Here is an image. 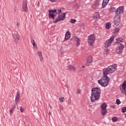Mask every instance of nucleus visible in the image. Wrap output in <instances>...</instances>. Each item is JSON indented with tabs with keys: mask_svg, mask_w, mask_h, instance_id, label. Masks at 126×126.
Here are the masks:
<instances>
[{
	"mask_svg": "<svg viewBox=\"0 0 126 126\" xmlns=\"http://www.w3.org/2000/svg\"><path fill=\"white\" fill-rule=\"evenodd\" d=\"M117 69V64H114V65H110L108 67V68H104L103 71V76L102 78L98 81V83L102 87H106L109 85V81H110V78L108 77V74L109 73H113L115 72Z\"/></svg>",
	"mask_w": 126,
	"mask_h": 126,
	"instance_id": "obj_1",
	"label": "nucleus"
},
{
	"mask_svg": "<svg viewBox=\"0 0 126 126\" xmlns=\"http://www.w3.org/2000/svg\"><path fill=\"white\" fill-rule=\"evenodd\" d=\"M101 89L98 88H94L92 89L91 101L92 103H95L100 99Z\"/></svg>",
	"mask_w": 126,
	"mask_h": 126,
	"instance_id": "obj_2",
	"label": "nucleus"
},
{
	"mask_svg": "<svg viewBox=\"0 0 126 126\" xmlns=\"http://www.w3.org/2000/svg\"><path fill=\"white\" fill-rule=\"evenodd\" d=\"M95 35L94 34H91L88 36V43L91 47H93V45L95 43Z\"/></svg>",
	"mask_w": 126,
	"mask_h": 126,
	"instance_id": "obj_3",
	"label": "nucleus"
},
{
	"mask_svg": "<svg viewBox=\"0 0 126 126\" xmlns=\"http://www.w3.org/2000/svg\"><path fill=\"white\" fill-rule=\"evenodd\" d=\"M101 113L102 116H106L107 114V104L103 103L101 105Z\"/></svg>",
	"mask_w": 126,
	"mask_h": 126,
	"instance_id": "obj_4",
	"label": "nucleus"
},
{
	"mask_svg": "<svg viewBox=\"0 0 126 126\" xmlns=\"http://www.w3.org/2000/svg\"><path fill=\"white\" fill-rule=\"evenodd\" d=\"M58 13L59 14L58 18H57L53 23L56 24L58 23L59 21H61V20H63V14L62 13V9L58 10Z\"/></svg>",
	"mask_w": 126,
	"mask_h": 126,
	"instance_id": "obj_5",
	"label": "nucleus"
},
{
	"mask_svg": "<svg viewBox=\"0 0 126 126\" xmlns=\"http://www.w3.org/2000/svg\"><path fill=\"white\" fill-rule=\"evenodd\" d=\"M12 36L13 37V40L15 43H18L19 41V38H20V36L19 35V33L18 32H16L12 34Z\"/></svg>",
	"mask_w": 126,
	"mask_h": 126,
	"instance_id": "obj_6",
	"label": "nucleus"
},
{
	"mask_svg": "<svg viewBox=\"0 0 126 126\" xmlns=\"http://www.w3.org/2000/svg\"><path fill=\"white\" fill-rule=\"evenodd\" d=\"M115 39V36L113 35L109 39L106 41L105 44H104V48H109V46H111V44H112V42L114 41V39Z\"/></svg>",
	"mask_w": 126,
	"mask_h": 126,
	"instance_id": "obj_7",
	"label": "nucleus"
},
{
	"mask_svg": "<svg viewBox=\"0 0 126 126\" xmlns=\"http://www.w3.org/2000/svg\"><path fill=\"white\" fill-rule=\"evenodd\" d=\"M124 48H125V45L122 43H120V46L116 48V53L120 55L122 54V53H123V51L124 50Z\"/></svg>",
	"mask_w": 126,
	"mask_h": 126,
	"instance_id": "obj_8",
	"label": "nucleus"
},
{
	"mask_svg": "<svg viewBox=\"0 0 126 126\" xmlns=\"http://www.w3.org/2000/svg\"><path fill=\"white\" fill-rule=\"evenodd\" d=\"M20 98V93L19 92H17V94L15 97V104L13 105V106L11 108L13 110H14L15 108H16V105L18 104V102L19 101V98Z\"/></svg>",
	"mask_w": 126,
	"mask_h": 126,
	"instance_id": "obj_9",
	"label": "nucleus"
},
{
	"mask_svg": "<svg viewBox=\"0 0 126 126\" xmlns=\"http://www.w3.org/2000/svg\"><path fill=\"white\" fill-rule=\"evenodd\" d=\"M49 18H52V19H55V16H56L55 13H56L57 14H58V13L57 12L56 9L54 10H49Z\"/></svg>",
	"mask_w": 126,
	"mask_h": 126,
	"instance_id": "obj_10",
	"label": "nucleus"
},
{
	"mask_svg": "<svg viewBox=\"0 0 126 126\" xmlns=\"http://www.w3.org/2000/svg\"><path fill=\"white\" fill-rule=\"evenodd\" d=\"M121 22V16L120 15H116L114 18V23L115 25L118 26L120 23Z\"/></svg>",
	"mask_w": 126,
	"mask_h": 126,
	"instance_id": "obj_11",
	"label": "nucleus"
},
{
	"mask_svg": "<svg viewBox=\"0 0 126 126\" xmlns=\"http://www.w3.org/2000/svg\"><path fill=\"white\" fill-rule=\"evenodd\" d=\"M22 11H24L25 12H27V11H28V8H27V1L26 0H24L23 2Z\"/></svg>",
	"mask_w": 126,
	"mask_h": 126,
	"instance_id": "obj_12",
	"label": "nucleus"
},
{
	"mask_svg": "<svg viewBox=\"0 0 126 126\" xmlns=\"http://www.w3.org/2000/svg\"><path fill=\"white\" fill-rule=\"evenodd\" d=\"M124 12V7L120 6L117 10L115 11V15H120V14H122Z\"/></svg>",
	"mask_w": 126,
	"mask_h": 126,
	"instance_id": "obj_13",
	"label": "nucleus"
},
{
	"mask_svg": "<svg viewBox=\"0 0 126 126\" xmlns=\"http://www.w3.org/2000/svg\"><path fill=\"white\" fill-rule=\"evenodd\" d=\"M99 5H100V3L98 1H96L93 5L92 8H94V9H97V8H99Z\"/></svg>",
	"mask_w": 126,
	"mask_h": 126,
	"instance_id": "obj_14",
	"label": "nucleus"
},
{
	"mask_svg": "<svg viewBox=\"0 0 126 126\" xmlns=\"http://www.w3.org/2000/svg\"><path fill=\"white\" fill-rule=\"evenodd\" d=\"M92 61H93V58H92V56L88 57V58L87 59L86 65H89V64H90V63H92Z\"/></svg>",
	"mask_w": 126,
	"mask_h": 126,
	"instance_id": "obj_15",
	"label": "nucleus"
},
{
	"mask_svg": "<svg viewBox=\"0 0 126 126\" xmlns=\"http://www.w3.org/2000/svg\"><path fill=\"white\" fill-rule=\"evenodd\" d=\"M37 55H38L40 61L42 63V62L44 61V58H43V56H42V52L40 51H38L37 52Z\"/></svg>",
	"mask_w": 126,
	"mask_h": 126,
	"instance_id": "obj_16",
	"label": "nucleus"
},
{
	"mask_svg": "<svg viewBox=\"0 0 126 126\" xmlns=\"http://www.w3.org/2000/svg\"><path fill=\"white\" fill-rule=\"evenodd\" d=\"M69 38H70V32L67 31L65 34L64 40H68Z\"/></svg>",
	"mask_w": 126,
	"mask_h": 126,
	"instance_id": "obj_17",
	"label": "nucleus"
},
{
	"mask_svg": "<svg viewBox=\"0 0 126 126\" xmlns=\"http://www.w3.org/2000/svg\"><path fill=\"white\" fill-rule=\"evenodd\" d=\"M94 18L96 20L100 18V14L99 13V12H96L94 14Z\"/></svg>",
	"mask_w": 126,
	"mask_h": 126,
	"instance_id": "obj_18",
	"label": "nucleus"
},
{
	"mask_svg": "<svg viewBox=\"0 0 126 126\" xmlns=\"http://www.w3.org/2000/svg\"><path fill=\"white\" fill-rule=\"evenodd\" d=\"M68 67L70 70H72V71H76V68H75V67L72 65H69Z\"/></svg>",
	"mask_w": 126,
	"mask_h": 126,
	"instance_id": "obj_19",
	"label": "nucleus"
},
{
	"mask_svg": "<svg viewBox=\"0 0 126 126\" xmlns=\"http://www.w3.org/2000/svg\"><path fill=\"white\" fill-rule=\"evenodd\" d=\"M75 41L77 42L76 46L78 47L80 45V39L77 37H75Z\"/></svg>",
	"mask_w": 126,
	"mask_h": 126,
	"instance_id": "obj_20",
	"label": "nucleus"
},
{
	"mask_svg": "<svg viewBox=\"0 0 126 126\" xmlns=\"http://www.w3.org/2000/svg\"><path fill=\"white\" fill-rule=\"evenodd\" d=\"M31 42V43L32 44V45L33 46V49H37V44L35 42V40H34V39H32Z\"/></svg>",
	"mask_w": 126,
	"mask_h": 126,
	"instance_id": "obj_21",
	"label": "nucleus"
},
{
	"mask_svg": "<svg viewBox=\"0 0 126 126\" xmlns=\"http://www.w3.org/2000/svg\"><path fill=\"white\" fill-rule=\"evenodd\" d=\"M111 28V23H107L106 24V29H110Z\"/></svg>",
	"mask_w": 126,
	"mask_h": 126,
	"instance_id": "obj_22",
	"label": "nucleus"
},
{
	"mask_svg": "<svg viewBox=\"0 0 126 126\" xmlns=\"http://www.w3.org/2000/svg\"><path fill=\"white\" fill-rule=\"evenodd\" d=\"M107 4H108L107 2H106L105 1H103L102 4L103 8H104V7H105L106 5H107Z\"/></svg>",
	"mask_w": 126,
	"mask_h": 126,
	"instance_id": "obj_23",
	"label": "nucleus"
},
{
	"mask_svg": "<svg viewBox=\"0 0 126 126\" xmlns=\"http://www.w3.org/2000/svg\"><path fill=\"white\" fill-rule=\"evenodd\" d=\"M76 22V20L74 19H71L70 20V23H72L73 24H74Z\"/></svg>",
	"mask_w": 126,
	"mask_h": 126,
	"instance_id": "obj_24",
	"label": "nucleus"
},
{
	"mask_svg": "<svg viewBox=\"0 0 126 126\" xmlns=\"http://www.w3.org/2000/svg\"><path fill=\"white\" fill-rule=\"evenodd\" d=\"M109 53H110V51L109 50V49H106L104 51L105 55H109Z\"/></svg>",
	"mask_w": 126,
	"mask_h": 126,
	"instance_id": "obj_25",
	"label": "nucleus"
},
{
	"mask_svg": "<svg viewBox=\"0 0 126 126\" xmlns=\"http://www.w3.org/2000/svg\"><path fill=\"white\" fill-rule=\"evenodd\" d=\"M116 10H116V8L115 7H112L110 9L111 12H114V11L116 12Z\"/></svg>",
	"mask_w": 126,
	"mask_h": 126,
	"instance_id": "obj_26",
	"label": "nucleus"
},
{
	"mask_svg": "<svg viewBox=\"0 0 126 126\" xmlns=\"http://www.w3.org/2000/svg\"><path fill=\"white\" fill-rule=\"evenodd\" d=\"M74 8L75 9H78V8H79V5L78 4H75L74 6Z\"/></svg>",
	"mask_w": 126,
	"mask_h": 126,
	"instance_id": "obj_27",
	"label": "nucleus"
},
{
	"mask_svg": "<svg viewBox=\"0 0 126 126\" xmlns=\"http://www.w3.org/2000/svg\"><path fill=\"white\" fill-rule=\"evenodd\" d=\"M112 120L113 122H117L118 121V118L114 117L112 118Z\"/></svg>",
	"mask_w": 126,
	"mask_h": 126,
	"instance_id": "obj_28",
	"label": "nucleus"
},
{
	"mask_svg": "<svg viewBox=\"0 0 126 126\" xmlns=\"http://www.w3.org/2000/svg\"><path fill=\"white\" fill-rule=\"evenodd\" d=\"M120 32V29L119 28H116L114 30V32L115 33H118Z\"/></svg>",
	"mask_w": 126,
	"mask_h": 126,
	"instance_id": "obj_29",
	"label": "nucleus"
},
{
	"mask_svg": "<svg viewBox=\"0 0 126 126\" xmlns=\"http://www.w3.org/2000/svg\"><path fill=\"white\" fill-rule=\"evenodd\" d=\"M122 113H126V107H124L122 109Z\"/></svg>",
	"mask_w": 126,
	"mask_h": 126,
	"instance_id": "obj_30",
	"label": "nucleus"
},
{
	"mask_svg": "<svg viewBox=\"0 0 126 126\" xmlns=\"http://www.w3.org/2000/svg\"><path fill=\"white\" fill-rule=\"evenodd\" d=\"M116 104L117 105H120L121 104V101L120 100V99H117L116 100Z\"/></svg>",
	"mask_w": 126,
	"mask_h": 126,
	"instance_id": "obj_31",
	"label": "nucleus"
},
{
	"mask_svg": "<svg viewBox=\"0 0 126 126\" xmlns=\"http://www.w3.org/2000/svg\"><path fill=\"white\" fill-rule=\"evenodd\" d=\"M84 26H85V25H84V24L83 23H80L79 24V26L80 27H84Z\"/></svg>",
	"mask_w": 126,
	"mask_h": 126,
	"instance_id": "obj_32",
	"label": "nucleus"
},
{
	"mask_svg": "<svg viewBox=\"0 0 126 126\" xmlns=\"http://www.w3.org/2000/svg\"><path fill=\"white\" fill-rule=\"evenodd\" d=\"M67 104L70 105L71 104V98H69L68 99Z\"/></svg>",
	"mask_w": 126,
	"mask_h": 126,
	"instance_id": "obj_33",
	"label": "nucleus"
},
{
	"mask_svg": "<svg viewBox=\"0 0 126 126\" xmlns=\"http://www.w3.org/2000/svg\"><path fill=\"white\" fill-rule=\"evenodd\" d=\"M59 100L61 103H63V97H60Z\"/></svg>",
	"mask_w": 126,
	"mask_h": 126,
	"instance_id": "obj_34",
	"label": "nucleus"
},
{
	"mask_svg": "<svg viewBox=\"0 0 126 126\" xmlns=\"http://www.w3.org/2000/svg\"><path fill=\"white\" fill-rule=\"evenodd\" d=\"M81 93V90L77 89V94H80Z\"/></svg>",
	"mask_w": 126,
	"mask_h": 126,
	"instance_id": "obj_35",
	"label": "nucleus"
},
{
	"mask_svg": "<svg viewBox=\"0 0 126 126\" xmlns=\"http://www.w3.org/2000/svg\"><path fill=\"white\" fill-rule=\"evenodd\" d=\"M20 111L21 112V113H23V112H24V109L22 108V107H20Z\"/></svg>",
	"mask_w": 126,
	"mask_h": 126,
	"instance_id": "obj_36",
	"label": "nucleus"
},
{
	"mask_svg": "<svg viewBox=\"0 0 126 126\" xmlns=\"http://www.w3.org/2000/svg\"><path fill=\"white\" fill-rule=\"evenodd\" d=\"M117 40L119 42H123V39H122V38H118L117 39Z\"/></svg>",
	"mask_w": 126,
	"mask_h": 126,
	"instance_id": "obj_37",
	"label": "nucleus"
},
{
	"mask_svg": "<svg viewBox=\"0 0 126 126\" xmlns=\"http://www.w3.org/2000/svg\"><path fill=\"white\" fill-rule=\"evenodd\" d=\"M13 110L12 108H11V109L9 110L10 114H12V112H13Z\"/></svg>",
	"mask_w": 126,
	"mask_h": 126,
	"instance_id": "obj_38",
	"label": "nucleus"
},
{
	"mask_svg": "<svg viewBox=\"0 0 126 126\" xmlns=\"http://www.w3.org/2000/svg\"><path fill=\"white\" fill-rule=\"evenodd\" d=\"M65 14H66V13H63V19H65Z\"/></svg>",
	"mask_w": 126,
	"mask_h": 126,
	"instance_id": "obj_39",
	"label": "nucleus"
},
{
	"mask_svg": "<svg viewBox=\"0 0 126 126\" xmlns=\"http://www.w3.org/2000/svg\"><path fill=\"white\" fill-rule=\"evenodd\" d=\"M110 108H111V109H115V105H111Z\"/></svg>",
	"mask_w": 126,
	"mask_h": 126,
	"instance_id": "obj_40",
	"label": "nucleus"
},
{
	"mask_svg": "<svg viewBox=\"0 0 126 126\" xmlns=\"http://www.w3.org/2000/svg\"><path fill=\"white\" fill-rule=\"evenodd\" d=\"M110 0H103V1H105V2H109V1Z\"/></svg>",
	"mask_w": 126,
	"mask_h": 126,
	"instance_id": "obj_41",
	"label": "nucleus"
},
{
	"mask_svg": "<svg viewBox=\"0 0 126 126\" xmlns=\"http://www.w3.org/2000/svg\"><path fill=\"white\" fill-rule=\"evenodd\" d=\"M52 2H54L56 0H50Z\"/></svg>",
	"mask_w": 126,
	"mask_h": 126,
	"instance_id": "obj_42",
	"label": "nucleus"
},
{
	"mask_svg": "<svg viewBox=\"0 0 126 126\" xmlns=\"http://www.w3.org/2000/svg\"><path fill=\"white\" fill-rule=\"evenodd\" d=\"M39 5H40V2H38V5H37L38 7H39Z\"/></svg>",
	"mask_w": 126,
	"mask_h": 126,
	"instance_id": "obj_43",
	"label": "nucleus"
},
{
	"mask_svg": "<svg viewBox=\"0 0 126 126\" xmlns=\"http://www.w3.org/2000/svg\"><path fill=\"white\" fill-rule=\"evenodd\" d=\"M50 115H52V113H51V112L49 111V116H50Z\"/></svg>",
	"mask_w": 126,
	"mask_h": 126,
	"instance_id": "obj_44",
	"label": "nucleus"
},
{
	"mask_svg": "<svg viewBox=\"0 0 126 126\" xmlns=\"http://www.w3.org/2000/svg\"><path fill=\"white\" fill-rule=\"evenodd\" d=\"M16 25L18 27V26H19V23H17Z\"/></svg>",
	"mask_w": 126,
	"mask_h": 126,
	"instance_id": "obj_45",
	"label": "nucleus"
},
{
	"mask_svg": "<svg viewBox=\"0 0 126 126\" xmlns=\"http://www.w3.org/2000/svg\"><path fill=\"white\" fill-rule=\"evenodd\" d=\"M116 43H117V44H120V42L119 41H116Z\"/></svg>",
	"mask_w": 126,
	"mask_h": 126,
	"instance_id": "obj_46",
	"label": "nucleus"
},
{
	"mask_svg": "<svg viewBox=\"0 0 126 126\" xmlns=\"http://www.w3.org/2000/svg\"><path fill=\"white\" fill-rule=\"evenodd\" d=\"M82 68H84V67H85V66H82Z\"/></svg>",
	"mask_w": 126,
	"mask_h": 126,
	"instance_id": "obj_47",
	"label": "nucleus"
},
{
	"mask_svg": "<svg viewBox=\"0 0 126 126\" xmlns=\"http://www.w3.org/2000/svg\"><path fill=\"white\" fill-rule=\"evenodd\" d=\"M80 69H81V67H80Z\"/></svg>",
	"mask_w": 126,
	"mask_h": 126,
	"instance_id": "obj_48",
	"label": "nucleus"
}]
</instances>
